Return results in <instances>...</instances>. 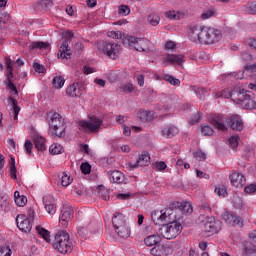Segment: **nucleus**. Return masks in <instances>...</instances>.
<instances>
[{"mask_svg":"<svg viewBox=\"0 0 256 256\" xmlns=\"http://www.w3.org/2000/svg\"><path fill=\"white\" fill-rule=\"evenodd\" d=\"M71 183H73V178H71V176L62 173L61 175V185L62 187H69V185H71Z\"/></svg>","mask_w":256,"mask_h":256,"instance_id":"nucleus-39","label":"nucleus"},{"mask_svg":"<svg viewBox=\"0 0 256 256\" xmlns=\"http://www.w3.org/2000/svg\"><path fill=\"white\" fill-rule=\"evenodd\" d=\"M245 71L248 73H256V63L245 66Z\"/></svg>","mask_w":256,"mask_h":256,"instance_id":"nucleus-64","label":"nucleus"},{"mask_svg":"<svg viewBox=\"0 0 256 256\" xmlns=\"http://www.w3.org/2000/svg\"><path fill=\"white\" fill-rule=\"evenodd\" d=\"M98 49L101 53H104L109 59H117L119 57V51H121V46L117 43L110 41H101L98 44Z\"/></svg>","mask_w":256,"mask_h":256,"instance_id":"nucleus-7","label":"nucleus"},{"mask_svg":"<svg viewBox=\"0 0 256 256\" xmlns=\"http://www.w3.org/2000/svg\"><path fill=\"white\" fill-rule=\"evenodd\" d=\"M166 17L168 19H180L181 17H183V13L181 12H177V11H174V10H170L168 12H166Z\"/></svg>","mask_w":256,"mask_h":256,"instance_id":"nucleus-43","label":"nucleus"},{"mask_svg":"<svg viewBox=\"0 0 256 256\" xmlns=\"http://www.w3.org/2000/svg\"><path fill=\"white\" fill-rule=\"evenodd\" d=\"M6 67H7V89L10 91V97L8 98V103L12 105V109L10 111V116L13 117L14 121H17L19 119V113L21 111V107H19V104L17 102V99L15 97H18L19 91H17V86H15V83H13V64L11 62V59L6 58Z\"/></svg>","mask_w":256,"mask_h":256,"instance_id":"nucleus-2","label":"nucleus"},{"mask_svg":"<svg viewBox=\"0 0 256 256\" xmlns=\"http://www.w3.org/2000/svg\"><path fill=\"white\" fill-rule=\"evenodd\" d=\"M175 207L184 215H191L193 213V206L190 202H177Z\"/></svg>","mask_w":256,"mask_h":256,"instance_id":"nucleus-29","label":"nucleus"},{"mask_svg":"<svg viewBox=\"0 0 256 256\" xmlns=\"http://www.w3.org/2000/svg\"><path fill=\"white\" fill-rule=\"evenodd\" d=\"M122 129H123V135H125L126 137H129V135H131V129L136 133H139L141 131V127H137V126H132V128H130L126 125H122Z\"/></svg>","mask_w":256,"mask_h":256,"instance_id":"nucleus-38","label":"nucleus"},{"mask_svg":"<svg viewBox=\"0 0 256 256\" xmlns=\"http://www.w3.org/2000/svg\"><path fill=\"white\" fill-rule=\"evenodd\" d=\"M201 131H202V135H204V136L213 135V128L209 125L202 126Z\"/></svg>","mask_w":256,"mask_h":256,"instance_id":"nucleus-51","label":"nucleus"},{"mask_svg":"<svg viewBox=\"0 0 256 256\" xmlns=\"http://www.w3.org/2000/svg\"><path fill=\"white\" fill-rule=\"evenodd\" d=\"M161 133L163 137H166L167 139H171L179 133V128H177L175 125H172V124L165 125L162 128Z\"/></svg>","mask_w":256,"mask_h":256,"instance_id":"nucleus-24","label":"nucleus"},{"mask_svg":"<svg viewBox=\"0 0 256 256\" xmlns=\"http://www.w3.org/2000/svg\"><path fill=\"white\" fill-rule=\"evenodd\" d=\"M36 231L44 241H46L47 243H51V233L49 232V230L43 228V226H36Z\"/></svg>","mask_w":256,"mask_h":256,"instance_id":"nucleus-31","label":"nucleus"},{"mask_svg":"<svg viewBox=\"0 0 256 256\" xmlns=\"http://www.w3.org/2000/svg\"><path fill=\"white\" fill-rule=\"evenodd\" d=\"M63 151V146L61 144H52L49 148V152L51 155H60V153Z\"/></svg>","mask_w":256,"mask_h":256,"instance_id":"nucleus-40","label":"nucleus"},{"mask_svg":"<svg viewBox=\"0 0 256 256\" xmlns=\"http://www.w3.org/2000/svg\"><path fill=\"white\" fill-rule=\"evenodd\" d=\"M245 193H256V184H250L244 188Z\"/></svg>","mask_w":256,"mask_h":256,"instance_id":"nucleus-60","label":"nucleus"},{"mask_svg":"<svg viewBox=\"0 0 256 256\" xmlns=\"http://www.w3.org/2000/svg\"><path fill=\"white\" fill-rule=\"evenodd\" d=\"M101 125H103V119L97 116H89V120L78 122V129L84 133H99Z\"/></svg>","mask_w":256,"mask_h":256,"instance_id":"nucleus-5","label":"nucleus"},{"mask_svg":"<svg viewBox=\"0 0 256 256\" xmlns=\"http://www.w3.org/2000/svg\"><path fill=\"white\" fill-rule=\"evenodd\" d=\"M164 63L169 65H183L185 63V55L183 54H168L164 57Z\"/></svg>","mask_w":256,"mask_h":256,"instance_id":"nucleus-17","label":"nucleus"},{"mask_svg":"<svg viewBox=\"0 0 256 256\" xmlns=\"http://www.w3.org/2000/svg\"><path fill=\"white\" fill-rule=\"evenodd\" d=\"M247 12L249 13V15H256V3L248 4Z\"/></svg>","mask_w":256,"mask_h":256,"instance_id":"nucleus-59","label":"nucleus"},{"mask_svg":"<svg viewBox=\"0 0 256 256\" xmlns=\"http://www.w3.org/2000/svg\"><path fill=\"white\" fill-rule=\"evenodd\" d=\"M164 81H167L168 83H170V85H174V86H179L181 85V80L173 77L172 75H165L164 76Z\"/></svg>","mask_w":256,"mask_h":256,"instance_id":"nucleus-42","label":"nucleus"},{"mask_svg":"<svg viewBox=\"0 0 256 256\" xmlns=\"http://www.w3.org/2000/svg\"><path fill=\"white\" fill-rule=\"evenodd\" d=\"M34 145L38 151H45L47 149L45 138L40 135L34 136Z\"/></svg>","mask_w":256,"mask_h":256,"instance_id":"nucleus-32","label":"nucleus"},{"mask_svg":"<svg viewBox=\"0 0 256 256\" xmlns=\"http://www.w3.org/2000/svg\"><path fill=\"white\" fill-rule=\"evenodd\" d=\"M214 191H215L216 195H218L219 197L227 196V188H225V186H223V185L217 186Z\"/></svg>","mask_w":256,"mask_h":256,"instance_id":"nucleus-46","label":"nucleus"},{"mask_svg":"<svg viewBox=\"0 0 256 256\" xmlns=\"http://www.w3.org/2000/svg\"><path fill=\"white\" fill-rule=\"evenodd\" d=\"M64 41L60 46V57L61 59H69L71 57V49H69V45L71 44V39H73V32L66 31L63 32Z\"/></svg>","mask_w":256,"mask_h":256,"instance_id":"nucleus-10","label":"nucleus"},{"mask_svg":"<svg viewBox=\"0 0 256 256\" xmlns=\"http://www.w3.org/2000/svg\"><path fill=\"white\" fill-rule=\"evenodd\" d=\"M239 95L240 91H231L229 89H224L220 92H213V97H215V99H231L234 103H237Z\"/></svg>","mask_w":256,"mask_h":256,"instance_id":"nucleus-15","label":"nucleus"},{"mask_svg":"<svg viewBox=\"0 0 256 256\" xmlns=\"http://www.w3.org/2000/svg\"><path fill=\"white\" fill-rule=\"evenodd\" d=\"M10 177L11 179H17V167L15 166V158L10 159Z\"/></svg>","mask_w":256,"mask_h":256,"instance_id":"nucleus-41","label":"nucleus"},{"mask_svg":"<svg viewBox=\"0 0 256 256\" xmlns=\"http://www.w3.org/2000/svg\"><path fill=\"white\" fill-rule=\"evenodd\" d=\"M99 196L101 197V199H103L104 201H109V190H107L106 188H102L99 191Z\"/></svg>","mask_w":256,"mask_h":256,"instance_id":"nucleus-53","label":"nucleus"},{"mask_svg":"<svg viewBox=\"0 0 256 256\" xmlns=\"http://www.w3.org/2000/svg\"><path fill=\"white\" fill-rule=\"evenodd\" d=\"M125 221V215H123L122 213H115L112 217V225L114 229L123 227L125 225Z\"/></svg>","mask_w":256,"mask_h":256,"instance_id":"nucleus-28","label":"nucleus"},{"mask_svg":"<svg viewBox=\"0 0 256 256\" xmlns=\"http://www.w3.org/2000/svg\"><path fill=\"white\" fill-rule=\"evenodd\" d=\"M209 27L207 26H201V25H195L190 28L189 33V39L190 41H193L194 43H203L204 45H207V38L209 35Z\"/></svg>","mask_w":256,"mask_h":256,"instance_id":"nucleus-6","label":"nucleus"},{"mask_svg":"<svg viewBox=\"0 0 256 256\" xmlns=\"http://www.w3.org/2000/svg\"><path fill=\"white\" fill-rule=\"evenodd\" d=\"M80 169L84 175H89V173H91V164L84 162L81 164Z\"/></svg>","mask_w":256,"mask_h":256,"instance_id":"nucleus-50","label":"nucleus"},{"mask_svg":"<svg viewBox=\"0 0 256 256\" xmlns=\"http://www.w3.org/2000/svg\"><path fill=\"white\" fill-rule=\"evenodd\" d=\"M151 163V156L149 154H142L138 157L135 164L130 163V169H137V167H147Z\"/></svg>","mask_w":256,"mask_h":256,"instance_id":"nucleus-23","label":"nucleus"},{"mask_svg":"<svg viewBox=\"0 0 256 256\" xmlns=\"http://www.w3.org/2000/svg\"><path fill=\"white\" fill-rule=\"evenodd\" d=\"M214 15H215V12H213V10H208L202 13L201 17L202 19H210V17H213Z\"/></svg>","mask_w":256,"mask_h":256,"instance_id":"nucleus-63","label":"nucleus"},{"mask_svg":"<svg viewBox=\"0 0 256 256\" xmlns=\"http://www.w3.org/2000/svg\"><path fill=\"white\" fill-rule=\"evenodd\" d=\"M248 93L249 91L245 89L240 90V94H238V100L236 103L238 105H242L244 109H256V102Z\"/></svg>","mask_w":256,"mask_h":256,"instance_id":"nucleus-9","label":"nucleus"},{"mask_svg":"<svg viewBox=\"0 0 256 256\" xmlns=\"http://www.w3.org/2000/svg\"><path fill=\"white\" fill-rule=\"evenodd\" d=\"M221 37L222 35L220 30H217L215 28H209L206 45H213L214 43L221 41Z\"/></svg>","mask_w":256,"mask_h":256,"instance_id":"nucleus-21","label":"nucleus"},{"mask_svg":"<svg viewBox=\"0 0 256 256\" xmlns=\"http://www.w3.org/2000/svg\"><path fill=\"white\" fill-rule=\"evenodd\" d=\"M0 256H11V248L9 246L0 247Z\"/></svg>","mask_w":256,"mask_h":256,"instance_id":"nucleus-55","label":"nucleus"},{"mask_svg":"<svg viewBox=\"0 0 256 256\" xmlns=\"http://www.w3.org/2000/svg\"><path fill=\"white\" fill-rule=\"evenodd\" d=\"M116 233L119 235V237H122V238H127L131 235V231L129 230L128 227L125 226H120L118 228H114Z\"/></svg>","mask_w":256,"mask_h":256,"instance_id":"nucleus-35","label":"nucleus"},{"mask_svg":"<svg viewBox=\"0 0 256 256\" xmlns=\"http://www.w3.org/2000/svg\"><path fill=\"white\" fill-rule=\"evenodd\" d=\"M138 117L142 123H149V121H153L155 112L149 110H140L138 112Z\"/></svg>","mask_w":256,"mask_h":256,"instance_id":"nucleus-25","label":"nucleus"},{"mask_svg":"<svg viewBox=\"0 0 256 256\" xmlns=\"http://www.w3.org/2000/svg\"><path fill=\"white\" fill-rule=\"evenodd\" d=\"M229 143H230V147H232V149H236L237 147H239V136L230 137Z\"/></svg>","mask_w":256,"mask_h":256,"instance_id":"nucleus-52","label":"nucleus"},{"mask_svg":"<svg viewBox=\"0 0 256 256\" xmlns=\"http://www.w3.org/2000/svg\"><path fill=\"white\" fill-rule=\"evenodd\" d=\"M31 49H47L49 47V43L47 42H32Z\"/></svg>","mask_w":256,"mask_h":256,"instance_id":"nucleus-45","label":"nucleus"},{"mask_svg":"<svg viewBox=\"0 0 256 256\" xmlns=\"http://www.w3.org/2000/svg\"><path fill=\"white\" fill-rule=\"evenodd\" d=\"M161 242V236L159 234H152L144 239V243L147 247H155Z\"/></svg>","mask_w":256,"mask_h":256,"instance_id":"nucleus-27","label":"nucleus"},{"mask_svg":"<svg viewBox=\"0 0 256 256\" xmlns=\"http://www.w3.org/2000/svg\"><path fill=\"white\" fill-rule=\"evenodd\" d=\"M228 127L233 131H243V120L239 115H231L228 117Z\"/></svg>","mask_w":256,"mask_h":256,"instance_id":"nucleus-19","label":"nucleus"},{"mask_svg":"<svg viewBox=\"0 0 256 256\" xmlns=\"http://www.w3.org/2000/svg\"><path fill=\"white\" fill-rule=\"evenodd\" d=\"M110 181L112 183H117L118 185L125 183V174H123L121 171L114 170L110 172Z\"/></svg>","mask_w":256,"mask_h":256,"instance_id":"nucleus-26","label":"nucleus"},{"mask_svg":"<svg viewBox=\"0 0 256 256\" xmlns=\"http://www.w3.org/2000/svg\"><path fill=\"white\" fill-rule=\"evenodd\" d=\"M25 151L28 155H31V151H33V142L31 140H26L24 144Z\"/></svg>","mask_w":256,"mask_h":256,"instance_id":"nucleus-56","label":"nucleus"},{"mask_svg":"<svg viewBox=\"0 0 256 256\" xmlns=\"http://www.w3.org/2000/svg\"><path fill=\"white\" fill-rule=\"evenodd\" d=\"M33 67H34L36 73H44V71H45V66L41 65V64H39L37 62L34 63Z\"/></svg>","mask_w":256,"mask_h":256,"instance_id":"nucleus-62","label":"nucleus"},{"mask_svg":"<svg viewBox=\"0 0 256 256\" xmlns=\"http://www.w3.org/2000/svg\"><path fill=\"white\" fill-rule=\"evenodd\" d=\"M233 217V214L229 211H225L222 214L223 221H225V223H227L228 225H231V223H233Z\"/></svg>","mask_w":256,"mask_h":256,"instance_id":"nucleus-48","label":"nucleus"},{"mask_svg":"<svg viewBox=\"0 0 256 256\" xmlns=\"http://www.w3.org/2000/svg\"><path fill=\"white\" fill-rule=\"evenodd\" d=\"M83 93V86L79 83H73L66 89L68 97H81Z\"/></svg>","mask_w":256,"mask_h":256,"instance_id":"nucleus-22","label":"nucleus"},{"mask_svg":"<svg viewBox=\"0 0 256 256\" xmlns=\"http://www.w3.org/2000/svg\"><path fill=\"white\" fill-rule=\"evenodd\" d=\"M150 253L153 256H169L173 255V246L169 244H156L152 249H150Z\"/></svg>","mask_w":256,"mask_h":256,"instance_id":"nucleus-13","label":"nucleus"},{"mask_svg":"<svg viewBox=\"0 0 256 256\" xmlns=\"http://www.w3.org/2000/svg\"><path fill=\"white\" fill-rule=\"evenodd\" d=\"M232 204L235 209H241L243 207V200L239 196H233Z\"/></svg>","mask_w":256,"mask_h":256,"instance_id":"nucleus-49","label":"nucleus"},{"mask_svg":"<svg viewBox=\"0 0 256 256\" xmlns=\"http://www.w3.org/2000/svg\"><path fill=\"white\" fill-rule=\"evenodd\" d=\"M147 21L153 27H157L161 21V17H159V14L152 13L148 16Z\"/></svg>","mask_w":256,"mask_h":256,"instance_id":"nucleus-37","label":"nucleus"},{"mask_svg":"<svg viewBox=\"0 0 256 256\" xmlns=\"http://www.w3.org/2000/svg\"><path fill=\"white\" fill-rule=\"evenodd\" d=\"M9 205V201H7V196L3 193H0V207H7Z\"/></svg>","mask_w":256,"mask_h":256,"instance_id":"nucleus-58","label":"nucleus"},{"mask_svg":"<svg viewBox=\"0 0 256 256\" xmlns=\"http://www.w3.org/2000/svg\"><path fill=\"white\" fill-rule=\"evenodd\" d=\"M48 125L51 135L54 137H65V131L67 126L65 124V118L61 114L55 111L48 112Z\"/></svg>","mask_w":256,"mask_h":256,"instance_id":"nucleus-3","label":"nucleus"},{"mask_svg":"<svg viewBox=\"0 0 256 256\" xmlns=\"http://www.w3.org/2000/svg\"><path fill=\"white\" fill-rule=\"evenodd\" d=\"M210 121L218 131H227L229 129V118H225L223 115L214 114L210 118Z\"/></svg>","mask_w":256,"mask_h":256,"instance_id":"nucleus-12","label":"nucleus"},{"mask_svg":"<svg viewBox=\"0 0 256 256\" xmlns=\"http://www.w3.org/2000/svg\"><path fill=\"white\" fill-rule=\"evenodd\" d=\"M16 225L22 233H29L33 229V223L31 219L24 214H19L16 217Z\"/></svg>","mask_w":256,"mask_h":256,"instance_id":"nucleus-14","label":"nucleus"},{"mask_svg":"<svg viewBox=\"0 0 256 256\" xmlns=\"http://www.w3.org/2000/svg\"><path fill=\"white\" fill-rule=\"evenodd\" d=\"M40 5L42 7V9H51V7H53V1L51 0H43L40 2Z\"/></svg>","mask_w":256,"mask_h":256,"instance_id":"nucleus-57","label":"nucleus"},{"mask_svg":"<svg viewBox=\"0 0 256 256\" xmlns=\"http://www.w3.org/2000/svg\"><path fill=\"white\" fill-rule=\"evenodd\" d=\"M229 179L231 181V185H233V187H237L238 189L243 188L245 183H247L245 176L239 172H233L229 176Z\"/></svg>","mask_w":256,"mask_h":256,"instance_id":"nucleus-16","label":"nucleus"},{"mask_svg":"<svg viewBox=\"0 0 256 256\" xmlns=\"http://www.w3.org/2000/svg\"><path fill=\"white\" fill-rule=\"evenodd\" d=\"M242 251L245 256H256V246L251 243H247Z\"/></svg>","mask_w":256,"mask_h":256,"instance_id":"nucleus-34","label":"nucleus"},{"mask_svg":"<svg viewBox=\"0 0 256 256\" xmlns=\"http://www.w3.org/2000/svg\"><path fill=\"white\" fill-rule=\"evenodd\" d=\"M71 219H73V208L66 204L63 206L59 221L63 226H65L69 221H71Z\"/></svg>","mask_w":256,"mask_h":256,"instance_id":"nucleus-18","label":"nucleus"},{"mask_svg":"<svg viewBox=\"0 0 256 256\" xmlns=\"http://www.w3.org/2000/svg\"><path fill=\"white\" fill-rule=\"evenodd\" d=\"M167 219V213L154 212L152 213V221L155 225H162L159 229L160 234L164 239H176L181 235V231H183V226L178 221L169 222L167 224H163Z\"/></svg>","mask_w":256,"mask_h":256,"instance_id":"nucleus-1","label":"nucleus"},{"mask_svg":"<svg viewBox=\"0 0 256 256\" xmlns=\"http://www.w3.org/2000/svg\"><path fill=\"white\" fill-rule=\"evenodd\" d=\"M154 171H165L167 169V163L164 161H157L154 163Z\"/></svg>","mask_w":256,"mask_h":256,"instance_id":"nucleus-47","label":"nucleus"},{"mask_svg":"<svg viewBox=\"0 0 256 256\" xmlns=\"http://www.w3.org/2000/svg\"><path fill=\"white\" fill-rule=\"evenodd\" d=\"M101 227V224L97 223V221L92 220L87 226L85 227H78V235L80 237H85L87 235V230L90 231V233H97V229Z\"/></svg>","mask_w":256,"mask_h":256,"instance_id":"nucleus-20","label":"nucleus"},{"mask_svg":"<svg viewBox=\"0 0 256 256\" xmlns=\"http://www.w3.org/2000/svg\"><path fill=\"white\" fill-rule=\"evenodd\" d=\"M124 45L126 47H134L136 51H140L142 53H147L149 51V40L146 38H138L135 36H127L124 39Z\"/></svg>","mask_w":256,"mask_h":256,"instance_id":"nucleus-8","label":"nucleus"},{"mask_svg":"<svg viewBox=\"0 0 256 256\" xmlns=\"http://www.w3.org/2000/svg\"><path fill=\"white\" fill-rule=\"evenodd\" d=\"M14 201L17 207H25V205H27V197L21 195L19 191L14 192Z\"/></svg>","mask_w":256,"mask_h":256,"instance_id":"nucleus-30","label":"nucleus"},{"mask_svg":"<svg viewBox=\"0 0 256 256\" xmlns=\"http://www.w3.org/2000/svg\"><path fill=\"white\" fill-rule=\"evenodd\" d=\"M108 37H110L111 39H121L123 45H125L124 40L130 36L127 34H123L121 31H110L108 32Z\"/></svg>","mask_w":256,"mask_h":256,"instance_id":"nucleus-33","label":"nucleus"},{"mask_svg":"<svg viewBox=\"0 0 256 256\" xmlns=\"http://www.w3.org/2000/svg\"><path fill=\"white\" fill-rule=\"evenodd\" d=\"M54 249L65 255V253H71L73 251V242L69 237V233L66 231H59L52 243Z\"/></svg>","mask_w":256,"mask_h":256,"instance_id":"nucleus-4","label":"nucleus"},{"mask_svg":"<svg viewBox=\"0 0 256 256\" xmlns=\"http://www.w3.org/2000/svg\"><path fill=\"white\" fill-rule=\"evenodd\" d=\"M45 209L49 215H55L57 213V207L54 204H46Z\"/></svg>","mask_w":256,"mask_h":256,"instance_id":"nucleus-54","label":"nucleus"},{"mask_svg":"<svg viewBox=\"0 0 256 256\" xmlns=\"http://www.w3.org/2000/svg\"><path fill=\"white\" fill-rule=\"evenodd\" d=\"M165 50L166 51H173V49H175V47H177V45L175 44V42L173 41H167L165 43Z\"/></svg>","mask_w":256,"mask_h":256,"instance_id":"nucleus-61","label":"nucleus"},{"mask_svg":"<svg viewBox=\"0 0 256 256\" xmlns=\"http://www.w3.org/2000/svg\"><path fill=\"white\" fill-rule=\"evenodd\" d=\"M220 229H221V221L215 220V218L206 219L203 230L208 237H211V235H215V233H219Z\"/></svg>","mask_w":256,"mask_h":256,"instance_id":"nucleus-11","label":"nucleus"},{"mask_svg":"<svg viewBox=\"0 0 256 256\" xmlns=\"http://www.w3.org/2000/svg\"><path fill=\"white\" fill-rule=\"evenodd\" d=\"M118 13L119 15H122V17H127V15L131 13V8H129L127 5H120L118 7Z\"/></svg>","mask_w":256,"mask_h":256,"instance_id":"nucleus-44","label":"nucleus"},{"mask_svg":"<svg viewBox=\"0 0 256 256\" xmlns=\"http://www.w3.org/2000/svg\"><path fill=\"white\" fill-rule=\"evenodd\" d=\"M52 85L55 89H63L65 78L63 76H55L52 80Z\"/></svg>","mask_w":256,"mask_h":256,"instance_id":"nucleus-36","label":"nucleus"}]
</instances>
